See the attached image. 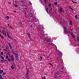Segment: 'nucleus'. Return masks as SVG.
<instances>
[{"label": "nucleus", "mask_w": 79, "mask_h": 79, "mask_svg": "<svg viewBox=\"0 0 79 79\" xmlns=\"http://www.w3.org/2000/svg\"><path fill=\"white\" fill-rule=\"evenodd\" d=\"M71 33L72 36L73 38H74V37H75V36H74V35H73V33L72 32H71Z\"/></svg>", "instance_id": "12"}, {"label": "nucleus", "mask_w": 79, "mask_h": 79, "mask_svg": "<svg viewBox=\"0 0 79 79\" xmlns=\"http://www.w3.org/2000/svg\"><path fill=\"white\" fill-rule=\"evenodd\" d=\"M75 18H76V19H77V16L76 15L75 16Z\"/></svg>", "instance_id": "21"}, {"label": "nucleus", "mask_w": 79, "mask_h": 79, "mask_svg": "<svg viewBox=\"0 0 79 79\" xmlns=\"http://www.w3.org/2000/svg\"><path fill=\"white\" fill-rule=\"evenodd\" d=\"M58 58H59V57H57V58L56 59H58Z\"/></svg>", "instance_id": "45"}, {"label": "nucleus", "mask_w": 79, "mask_h": 79, "mask_svg": "<svg viewBox=\"0 0 79 79\" xmlns=\"http://www.w3.org/2000/svg\"><path fill=\"white\" fill-rule=\"evenodd\" d=\"M69 8L72 10V11H74V9L72 8L71 6H69Z\"/></svg>", "instance_id": "9"}, {"label": "nucleus", "mask_w": 79, "mask_h": 79, "mask_svg": "<svg viewBox=\"0 0 79 79\" xmlns=\"http://www.w3.org/2000/svg\"><path fill=\"white\" fill-rule=\"evenodd\" d=\"M9 27H10V28H11V29H13V28H12V27H11V26H10Z\"/></svg>", "instance_id": "37"}, {"label": "nucleus", "mask_w": 79, "mask_h": 79, "mask_svg": "<svg viewBox=\"0 0 79 79\" xmlns=\"http://www.w3.org/2000/svg\"><path fill=\"white\" fill-rule=\"evenodd\" d=\"M5 52H6V50H5Z\"/></svg>", "instance_id": "46"}, {"label": "nucleus", "mask_w": 79, "mask_h": 79, "mask_svg": "<svg viewBox=\"0 0 79 79\" xmlns=\"http://www.w3.org/2000/svg\"><path fill=\"white\" fill-rule=\"evenodd\" d=\"M19 25H20L21 27L23 26V24L21 23V21H20L19 22Z\"/></svg>", "instance_id": "7"}, {"label": "nucleus", "mask_w": 79, "mask_h": 79, "mask_svg": "<svg viewBox=\"0 0 79 79\" xmlns=\"http://www.w3.org/2000/svg\"><path fill=\"white\" fill-rule=\"evenodd\" d=\"M31 27H32V26H31Z\"/></svg>", "instance_id": "47"}, {"label": "nucleus", "mask_w": 79, "mask_h": 79, "mask_svg": "<svg viewBox=\"0 0 79 79\" xmlns=\"http://www.w3.org/2000/svg\"><path fill=\"white\" fill-rule=\"evenodd\" d=\"M0 37H1V38H2V39H3L4 38L2 36V35H1V34H0Z\"/></svg>", "instance_id": "17"}, {"label": "nucleus", "mask_w": 79, "mask_h": 79, "mask_svg": "<svg viewBox=\"0 0 79 79\" xmlns=\"http://www.w3.org/2000/svg\"><path fill=\"white\" fill-rule=\"evenodd\" d=\"M51 6V4H49V7H50Z\"/></svg>", "instance_id": "32"}, {"label": "nucleus", "mask_w": 79, "mask_h": 79, "mask_svg": "<svg viewBox=\"0 0 79 79\" xmlns=\"http://www.w3.org/2000/svg\"><path fill=\"white\" fill-rule=\"evenodd\" d=\"M56 50H57V48H56Z\"/></svg>", "instance_id": "43"}, {"label": "nucleus", "mask_w": 79, "mask_h": 79, "mask_svg": "<svg viewBox=\"0 0 79 79\" xmlns=\"http://www.w3.org/2000/svg\"><path fill=\"white\" fill-rule=\"evenodd\" d=\"M79 40V37L77 36V40Z\"/></svg>", "instance_id": "20"}, {"label": "nucleus", "mask_w": 79, "mask_h": 79, "mask_svg": "<svg viewBox=\"0 0 79 79\" xmlns=\"http://www.w3.org/2000/svg\"><path fill=\"white\" fill-rule=\"evenodd\" d=\"M49 64H50V65H52V66H53V65L52 64H51V63H50Z\"/></svg>", "instance_id": "36"}, {"label": "nucleus", "mask_w": 79, "mask_h": 79, "mask_svg": "<svg viewBox=\"0 0 79 79\" xmlns=\"http://www.w3.org/2000/svg\"><path fill=\"white\" fill-rule=\"evenodd\" d=\"M31 5H32V3H30Z\"/></svg>", "instance_id": "41"}, {"label": "nucleus", "mask_w": 79, "mask_h": 79, "mask_svg": "<svg viewBox=\"0 0 79 79\" xmlns=\"http://www.w3.org/2000/svg\"><path fill=\"white\" fill-rule=\"evenodd\" d=\"M0 50H1V49L0 48Z\"/></svg>", "instance_id": "50"}, {"label": "nucleus", "mask_w": 79, "mask_h": 79, "mask_svg": "<svg viewBox=\"0 0 79 79\" xmlns=\"http://www.w3.org/2000/svg\"><path fill=\"white\" fill-rule=\"evenodd\" d=\"M42 79H45V77H43L42 78Z\"/></svg>", "instance_id": "28"}, {"label": "nucleus", "mask_w": 79, "mask_h": 79, "mask_svg": "<svg viewBox=\"0 0 79 79\" xmlns=\"http://www.w3.org/2000/svg\"><path fill=\"white\" fill-rule=\"evenodd\" d=\"M6 59H8V56H6Z\"/></svg>", "instance_id": "19"}, {"label": "nucleus", "mask_w": 79, "mask_h": 79, "mask_svg": "<svg viewBox=\"0 0 79 79\" xmlns=\"http://www.w3.org/2000/svg\"><path fill=\"white\" fill-rule=\"evenodd\" d=\"M64 31L66 34H68V33H69V32L67 31V30H66V27H64Z\"/></svg>", "instance_id": "3"}, {"label": "nucleus", "mask_w": 79, "mask_h": 79, "mask_svg": "<svg viewBox=\"0 0 79 79\" xmlns=\"http://www.w3.org/2000/svg\"><path fill=\"white\" fill-rule=\"evenodd\" d=\"M51 10H52V9H51Z\"/></svg>", "instance_id": "51"}, {"label": "nucleus", "mask_w": 79, "mask_h": 79, "mask_svg": "<svg viewBox=\"0 0 79 79\" xmlns=\"http://www.w3.org/2000/svg\"><path fill=\"white\" fill-rule=\"evenodd\" d=\"M60 54H61V55L62 56V55H63V53H62L60 52Z\"/></svg>", "instance_id": "38"}, {"label": "nucleus", "mask_w": 79, "mask_h": 79, "mask_svg": "<svg viewBox=\"0 0 79 79\" xmlns=\"http://www.w3.org/2000/svg\"><path fill=\"white\" fill-rule=\"evenodd\" d=\"M45 3H47V0H44Z\"/></svg>", "instance_id": "29"}, {"label": "nucleus", "mask_w": 79, "mask_h": 79, "mask_svg": "<svg viewBox=\"0 0 79 79\" xmlns=\"http://www.w3.org/2000/svg\"><path fill=\"white\" fill-rule=\"evenodd\" d=\"M9 16H6V18H7V19H8L9 18Z\"/></svg>", "instance_id": "23"}, {"label": "nucleus", "mask_w": 79, "mask_h": 79, "mask_svg": "<svg viewBox=\"0 0 79 79\" xmlns=\"http://www.w3.org/2000/svg\"><path fill=\"white\" fill-rule=\"evenodd\" d=\"M8 3H9V4H11V2H9Z\"/></svg>", "instance_id": "39"}, {"label": "nucleus", "mask_w": 79, "mask_h": 79, "mask_svg": "<svg viewBox=\"0 0 79 79\" xmlns=\"http://www.w3.org/2000/svg\"><path fill=\"white\" fill-rule=\"evenodd\" d=\"M10 57L11 58L12 61H14V57H13V56H11Z\"/></svg>", "instance_id": "8"}, {"label": "nucleus", "mask_w": 79, "mask_h": 79, "mask_svg": "<svg viewBox=\"0 0 79 79\" xmlns=\"http://www.w3.org/2000/svg\"><path fill=\"white\" fill-rule=\"evenodd\" d=\"M29 73V70L28 69H27V74L26 76L27 78V79H29V76L28 74Z\"/></svg>", "instance_id": "2"}, {"label": "nucleus", "mask_w": 79, "mask_h": 79, "mask_svg": "<svg viewBox=\"0 0 79 79\" xmlns=\"http://www.w3.org/2000/svg\"><path fill=\"white\" fill-rule=\"evenodd\" d=\"M1 55H3V52H1Z\"/></svg>", "instance_id": "33"}, {"label": "nucleus", "mask_w": 79, "mask_h": 79, "mask_svg": "<svg viewBox=\"0 0 79 79\" xmlns=\"http://www.w3.org/2000/svg\"><path fill=\"white\" fill-rule=\"evenodd\" d=\"M2 78V75L0 74V79H1V78Z\"/></svg>", "instance_id": "24"}, {"label": "nucleus", "mask_w": 79, "mask_h": 79, "mask_svg": "<svg viewBox=\"0 0 79 79\" xmlns=\"http://www.w3.org/2000/svg\"><path fill=\"white\" fill-rule=\"evenodd\" d=\"M68 36L69 37V35H68Z\"/></svg>", "instance_id": "48"}, {"label": "nucleus", "mask_w": 79, "mask_h": 79, "mask_svg": "<svg viewBox=\"0 0 79 79\" xmlns=\"http://www.w3.org/2000/svg\"><path fill=\"white\" fill-rule=\"evenodd\" d=\"M55 77L56 78V77H58L55 76Z\"/></svg>", "instance_id": "40"}, {"label": "nucleus", "mask_w": 79, "mask_h": 79, "mask_svg": "<svg viewBox=\"0 0 79 79\" xmlns=\"http://www.w3.org/2000/svg\"><path fill=\"white\" fill-rule=\"evenodd\" d=\"M1 58H2V60H3V59H4V57H3V56H2V57H1Z\"/></svg>", "instance_id": "27"}, {"label": "nucleus", "mask_w": 79, "mask_h": 79, "mask_svg": "<svg viewBox=\"0 0 79 79\" xmlns=\"http://www.w3.org/2000/svg\"><path fill=\"white\" fill-rule=\"evenodd\" d=\"M6 60H1L0 61V62L1 63H2V62H3V61H6Z\"/></svg>", "instance_id": "13"}, {"label": "nucleus", "mask_w": 79, "mask_h": 79, "mask_svg": "<svg viewBox=\"0 0 79 79\" xmlns=\"http://www.w3.org/2000/svg\"><path fill=\"white\" fill-rule=\"evenodd\" d=\"M15 7H17V6H18V5H15Z\"/></svg>", "instance_id": "35"}, {"label": "nucleus", "mask_w": 79, "mask_h": 79, "mask_svg": "<svg viewBox=\"0 0 79 79\" xmlns=\"http://www.w3.org/2000/svg\"><path fill=\"white\" fill-rule=\"evenodd\" d=\"M48 42H49L50 41V39H48L47 40Z\"/></svg>", "instance_id": "26"}, {"label": "nucleus", "mask_w": 79, "mask_h": 79, "mask_svg": "<svg viewBox=\"0 0 79 79\" xmlns=\"http://www.w3.org/2000/svg\"><path fill=\"white\" fill-rule=\"evenodd\" d=\"M8 45H9V46L10 48V49H12V47H11V44H10V43H9Z\"/></svg>", "instance_id": "10"}, {"label": "nucleus", "mask_w": 79, "mask_h": 79, "mask_svg": "<svg viewBox=\"0 0 79 79\" xmlns=\"http://www.w3.org/2000/svg\"><path fill=\"white\" fill-rule=\"evenodd\" d=\"M59 11L60 13H62V12H63V8H62L61 7H60Z\"/></svg>", "instance_id": "5"}, {"label": "nucleus", "mask_w": 79, "mask_h": 79, "mask_svg": "<svg viewBox=\"0 0 79 79\" xmlns=\"http://www.w3.org/2000/svg\"><path fill=\"white\" fill-rule=\"evenodd\" d=\"M2 32L3 34H4V35L5 36H6V35H7L9 38V39H11V37H10V36L9 35L8 32H6V31H2Z\"/></svg>", "instance_id": "1"}, {"label": "nucleus", "mask_w": 79, "mask_h": 79, "mask_svg": "<svg viewBox=\"0 0 79 79\" xmlns=\"http://www.w3.org/2000/svg\"><path fill=\"white\" fill-rule=\"evenodd\" d=\"M72 2L73 3H77V2H74V1H72Z\"/></svg>", "instance_id": "18"}, {"label": "nucleus", "mask_w": 79, "mask_h": 79, "mask_svg": "<svg viewBox=\"0 0 79 79\" xmlns=\"http://www.w3.org/2000/svg\"><path fill=\"white\" fill-rule=\"evenodd\" d=\"M15 55L17 61H18V55L17 54H15Z\"/></svg>", "instance_id": "6"}, {"label": "nucleus", "mask_w": 79, "mask_h": 79, "mask_svg": "<svg viewBox=\"0 0 79 79\" xmlns=\"http://www.w3.org/2000/svg\"><path fill=\"white\" fill-rule=\"evenodd\" d=\"M8 26H10V24H8Z\"/></svg>", "instance_id": "44"}, {"label": "nucleus", "mask_w": 79, "mask_h": 79, "mask_svg": "<svg viewBox=\"0 0 79 79\" xmlns=\"http://www.w3.org/2000/svg\"><path fill=\"white\" fill-rule=\"evenodd\" d=\"M5 74H6V73L4 72V73H3V75H5Z\"/></svg>", "instance_id": "31"}, {"label": "nucleus", "mask_w": 79, "mask_h": 79, "mask_svg": "<svg viewBox=\"0 0 79 79\" xmlns=\"http://www.w3.org/2000/svg\"><path fill=\"white\" fill-rule=\"evenodd\" d=\"M27 35L29 38L30 39V40H31L32 39H31V35L30 34H29V33H27Z\"/></svg>", "instance_id": "4"}, {"label": "nucleus", "mask_w": 79, "mask_h": 79, "mask_svg": "<svg viewBox=\"0 0 79 79\" xmlns=\"http://www.w3.org/2000/svg\"><path fill=\"white\" fill-rule=\"evenodd\" d=\"M3 72V71L2 70H0V74H2Z\"/></svg>", "instance_id": "16"}, {"label": "nucleus", "mask_w": 79, "mask_h": 79, "mask_svg": "<svg viewBox=\"0 0 79 79\" xmlns=\"http://www.w3.org/2000/svg\"><path fill=\"white\" fill-rule=\"evenodd\" d=\"M8 61H11V60H10V59H8Z\"/></svg>", "instance_id": "34"}, {"label": "nucleus", "mask_w": 79, "mask_h": 79, "mask_svg": "<svg viewBox=\"0 0 79 79\" xmlns=\"http://www.w3.org/2000/svg\"><path fill=\"white\" fill-rule=\"evenodd\" d=\"M56 74H57V75H58V74H59V73H58V71L56 73Z\"/></svg>", "instance_id": "22"}, {"label": "nucleus", "mask_w": 79, "mask_h": 79, "mask_svg": "<svg viewBox=\"0 0 79 79\" xmlns=\"http://www.w3.org/2000/svg\"><path fill=\"white\" fill-rule=\"evenodd\" d=\"M48 8H47L46 9V11H47V13L48 14L49 13V12L48 11Z\"/></svg>", "instance_id": "11"}, {"label": "nucleus", "mask_w": 79, "mask_h": 79, "mask_svg": "<svg viewBox=\"0 0 79 79\" xmlns=\"http://www.w3.org/2000/svg\"><path fill=\"white\" fill-rule=\"evenodd\" d=\"M7 54H9V53H7Z\"/></svg>", "instance_id": "49"}, {"label": "nucleus", "mask_w": 79, "mask_h": 79, "mask_svg": "<svg viewBox=\"0 0 79 79\" xmlns=\"http://www.w3.org/2000/svg\"><path fill=\"white\" fill-rule=\"evenodd\" d=\"M69 24L70 25H72L73 24V22L71 21H69Z\"/></svg>", "instance_id": "14"}, {"label": "nucleus", "mask_w": 79, "mask_h": 79, "mask_svg": "<svg viewBox=\"0 0 79 79\" xmlns=\"http://www.w3.org/2000/svg\"><path fill=\"white\" fill-rule=\"evenodd\" d=\"M11 68L13 70L14 69V66L13 65H12L11 66Z\"/></svg>", "instance_id": "15"}, {"label": "nucleus", "mask_w": 79, "mask_h": 79, "mask_svg": "<svg viewBox=\"0 0 79 79\" xmlns=\"http://www.w3.org/2000/svg\"><path fill=\"white\" fill-rule=\"evenodd\" d=\"M54 4H55V5H57V2H54Z\"/></svg>", "instance_id": "25"}, {"label": "nucleus", "mask_w": 79, "mask_h": 79, "mask_svg": "<svg viewBox=\"0 0 79 79\" xmlns=\"http://www.w3.org/2000/svg\"><path fill=\"white\" fill-rule=\"evenodd\" d=\"M40 58L41 59L40 61H41L42 60V57H41V56H40Z\"/></svg>", "instance_id": "30"}, {"label": "nucleus", "mask_w": 79, "mask_h": 79, "mask_svg": "<svg viewBox=\"0 0 79 79\" xmlns=\"http://www.w3.org/2000/svg\"><path fill=\"white\" fill-rule=\"evenodd\" d=\"M14 12H15V13H16V11H14Z\"/></svg>", "instance_id": "42"}]
</instances>
